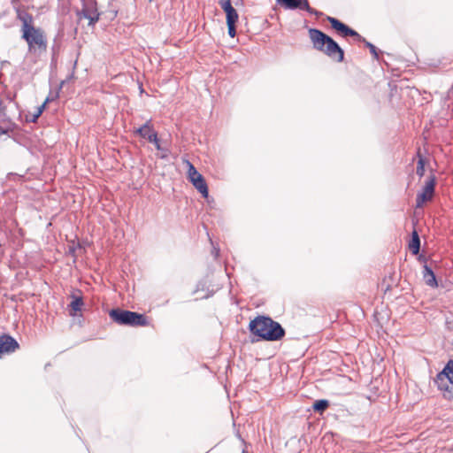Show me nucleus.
Wrapping results in <instances>:
<instances>
[{"label":"nucleus","mask_w":453,"mask_h":453,"mask_svg":"<svg viewBox=\"0 0 453 453\" xmlns=\"http://www.w3.org/2000/svg\"><path fill=\"white\" fill-rule=\"evenodd\" d=\"M250 333L261 340L275 342L285 335V330L276 321L269 317L257 316L250 322Z\"/></svg>","instance_id":"1"},{"label":"nucleus","mask_w":453,"mask_h":453,"mask_svg":"<svg viewBox=\"0 0 453 453\" xmlns=\"http://www.w3.org/2000/svg\"><path fill=\"white\" fill-rule=\"evenodd\" d=\"M20 19L22 20V38L27 43L28 52L35 56H40L47 50V39L44 32L31 24V16L26 15L20 17Z\"/></svg>","instance_id":"2"},{"label":"nucleus","mask_w":453,"mask_h":453,"mask_svg":"<svg viewBox=\"0 0 453 453\" xmlns=\"http://www.w3.org/2000/svg\"><path fill=\"white\" fill-rule=\"evenodd\" d=\"M309 35L316 50L324 52L326 56L338 62L343 60L344 53L342 49L331 37L315 28L309 30Z\"/></svg>","instance_id":"3"},{"label":"nucleus","mask_w":453,"mask_h":453,"mask_svg":"<svg viewBox=\"0 0 453 453\" xmlns=\"http://www.w3.org/2000/svg\"><path fill=\"white\" fill-rule=\"evenodd\" d=\"M434 384L447 399L453 398V360H449L435 379Z\"/></svg>","instance_id":"4"},{"label":"nucleus","mask_w":453,"mask_h":453,"mask_svg":"<svg viewBox=\"0 0 453 453\" xmlns=\"http://www.w3.org/2000/svg\"><path fill=\"white\" fill-rule=\"evenodd\" d=\"M134 134L142 138L147 139L150 142L153 143L158 150V157L162 159H167L170 155V150L167 146L163 145L157 138V134L153 130L150 120L147 121L144 125L138 127Z\"/></svg>","instance_id":"5"},{"label":"nucleus","mask_w":453,"mask_h":453,"mask_svg":"<svg viewBox=\"0 0 453 453\" xmlns=\"http://www.w3.org/2000/svg\"><path fill=\"white\" fill-rule=\"evenodd\" d=\"M110 317L119 325L146 326L147 320L142 314L137 312L112 309L109 312Z\"/></svg>","instance_id":"6"},{"label":"nucleus","mask_w":453,"mask_h":453,"mask_svg":"<svg viewBox=\"0 0 453 453\" xmlns=\"http://www.w3.org/2000/svg\"><path fill=\"white\" fill-rule=\"evenodd\" d=\"M183 163L188 168V178L189 181L203 197H208V187L203 175L197 172L193 164H191L188 159H183Z\"/></svg>","instance_id":"7"},{"label":"nucleus","mask_w":453,"mask_h":453,"mask_svg":"<svg viewBox=\"0 0 453 453\" xmlns=\"http://www.w3.org/2000/svg\"><path fill=\"white\" fill-rule=\"evenodd\" d=\"M435 177L431 176L426 181L422 189V192L417 196L416 203L417 207H421L426 201L432 199L434 193Z\"/></svg>","instance_id":"8"},{"label":"nucleus","mask_w":453,"mask_h":453,"mask_svg":"<svg viewBox=\"0 0 453 453\" xmlns=\"http://www.w3.org/2000/svg\"><path fill=\"white\" fill-rule=\"evenodd\" d=\"M327 20L331 24L332 27L341 33L343 36H355L358 38V40L365 41V39L362 38L355 30L349 28L337 19L327 17Z\"/></svg>","instance_id":"9"},{"label":"nucleus","mask_w":453,"mask_h":453,"mask_svg":"<svg viewBox=\"0 0 453 453\" xmlns=\"http://www.w3.org/2000/svg\"><path fill=\"white\" fill-rule=\"evenodd\" d=\"M19 348L17 341L10 335L0 336V358L14 352Z\"/></svg>","instance_id":"10"},{"label":"nucleus","mask_w":453,"mask_h":453,"mask_svg":"<svg viewBox=\"0 0 453 453\" xmlns=\"http://www.w3.org/2000/svg\"><path fill=\"white\" fill-rule=\"evenodd\" d=\"M287 9H301L308 12L311 14H318V12L310 7L307 0H277Z\"/></svg>","instance_id":"11"},{"label":"nucleus","mask_w":453,"mask_h":453,"mask_svg":"<svg viewBox=\"0 0 453 453\" xmlns=\"http://www.w3.org/2000/svg\"><path fill=\"white\" fill-rule=\"evenodd\" d=\"M80 19H86L88 20V25L93 26L99 19V13L96 9L84 8L79 13Z\"/></svg>","instance_id":"12"},{"label":"nucleus","mask_w":453,"mask_h":453,"mask_svg":"<svg viewBox=\"0 0 453 453\" xmlns=\"http://www.w3.org/2000/svg\"><path fill=\"white\" fill-rule=\"evenodd\" d=\"M423 279L425 282L430 287H436L437 281L434 272L427 265L424 266Z\"/></svg>","instance_id":"13"},{"label":"nucleus","mask_w":453,"mask_h":453,"mask_svg":"<svg viewBox=\"0 0 453 453\" xmlns=\"http://www.w3.org/2000/svg\"><path fill=\"white\" fill-rule=\"evenodd\" d=\"M83 300L81 297H75L70 303V315L75 316L77 311H80L81 310V307L83 306Z\"/></svg>","instance_id":"14"},{"label":"nucleus","mask_w":453,"mask_h":453,"mask_svg":"<svg viewBox=\"0 0 453 453\" xmlns=\"http://www.w3.org/2000/svg\"><path fill=\"white\" fill-rule=\"evenodd\" d=\"M419 246H420V241L418 234L416 231H413L412 233V238L409 244L410 250L412 251L413 254H418L419 251Z\"/></svg>","instance_id":"15"},{"label":"nucleus","mask_w":453,"mask_h":453,"mask_svg":"<svg viewBox=\"0 0 453 453\" xmlns=\"http://www.w3.org/2000/svg\"><path fill=\"white\" fill-rule=\"evenodd\" d=\"M417 157H418V165H417V174L421 178L425 174V158L421 156L420 150L418 149L417 152Z\"/></svg>","instance_id":"16"},{"label":"nucleus","mask_w":453,"mask_h":453,"mask_svg":"<svg viewBox=\"0 0 453 453\" xmlns=\"http://www.w3.org/2000/svg\"><path fill=\"white\" fill-rule=\"evenodd\" d=\"M225 12L226 16V23L235 24L239 18L236 10L232 7L231 9L225 11Z\"/></svg>","instance_id":"17"},{"label":"nucleus","mask_w":453,"mask_h":453,"mask_svg":"<svg viewBox=\"0 0 453 453\" xmlns=\"http://www.w3.org/2000/svg\"><path fill=\"white\" fill-rule=\"evenodd\" d=\"M329 406V402L327 400H317L313 403V410L319 412H323Z\"/></svg>","instance_id":"18"},{"label":"nucleus","mask_w":453,"mask_h":453,"mask_svg":"<svg viewBox=\"0 0 453 453\" xmlns=\"http://www.w3.org/2000/svg\"><path fill=\"white\" fill-rule=\"evenodd\" d=\"M219 4L224 12L233 7L231 0H219Z\"/></svg>","instance_id":"19"},{"label":"nucleus","mask_w":453,"mask_h":453,"mask_svg":"<svg viewBox=\"0 0 453 453\" xmlns=\"http://www.w3.org/2000/svg\"><path fill=\"white\" fill-rule=\"evenodd\" d=\"M226 25H227V29H228V35L231 37H234L236 35L235 24L226 23Z\"/></svg>","instance_id":"20"},{"label":"nucleus","mask_w":453,"mask_h":453,"mask_svg":"<svg viewBox=\"0 0 453 453\" xmlns=\"http://www.w3.org/2000/svg\"><path fill=\"white\" fill-rule=\"evenodd\" d=\"M365 45L369 48L371 53L374 56V58H378V52L376 47L369 42H365Z\"/></svg>","instance_id":"21"},{"label":"nucleus","mask_w":453,"mask_h":453,"mask_svg":"<svg viewBox=\"0 0 453 453\" xmlns=\"http://www.w3.org/2000/svg\"><path fill=\"white\" fill-rule=\"evenodd\" d=\"M50 100H52V99H51V98H50V96H48V97L46 98V100L44 101V103H43L41 106H39L36 110H40L41 114H42V111H43V110H44V108H45V105H46V104H47Z\"/></svg>","instance_id":"22"},{"label":"nucleus","mask_w":453,"mask_h":453,"mask_svg":"<svg viewBox=\"0 0 453 453\" xmlns=\"http://www.w3.org/2000/svg\"><path fill=\"white\" fill-rule=\"evenodd\" d=\"M40 116H41L40 110H36L35 112L33 114V116L31 118V121L32 122H35Z\"/></svg>","instance_id":"23"},{"label":"nucleus","mask_w":453,"mask_h":453,"mask_svg":"<svg viewBox=\"0 0 453 453\" xmlns=\"http://www.w3.org/2000/svg\"><path fill=\"white\" fill-rule=\"evenodd\" d=\"M4 105H3V103L2 101L0 100V117L3 115L4 113Z\"/></svg>","instance_id":"24"},{"label":"nucleus","mask_w":453,"mask_h":453,"mask_svg":"<svg viewBox=\"0 0 453 453\" xmlns=\"http://www.w3.org/2000/svg\"><path fill=\"white\" fill-rule=\"evenodd\" d=\"M214 256L217 257L219 256V250L214 249Z\"/></svg>","instance_id":"25"},{"label":"nucleus","mask_w":453,"mask_h":453,"mask_svg":"<svg viewBox=\"0 0 453 453\" xmlns=\"http://www.w3.org/2000/svg\"><path fill=\"white\" fill-rule=\"evenodd\" d=\"M5 133H6V131H5V130H1V131H0V134H5Z\"/></svg>","instance_id":"26"},{"label":"nucleus","mask_w":453,"mask_h":453,"mask_svg":"<svg viewBox=\"0 0 453 453\" xmlns=\"http://www.w3.org/2000/svg\"><path fill=\"white\" fill-rule=\"evenodd\" d=\"M150 2H152L153 0H149Z\"/></svg>","instance_id":"27"},{"label":"nucleus","mask_w":453,"mask_h":453,"mask_svg":"<svg viewBox=\"0 0 453 453\" xmlns=\"http://www.w3.org/2000/svg\"><path fill=\"white\" fill-rule=\"evenodd\" d=\"M242 453H245L244 451Z\"/></svg>","instance_id":"28"}]
</instances>
